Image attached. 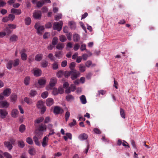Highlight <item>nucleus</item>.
<instances>
[{
  "instance_id": "nucleus-1",
  "label": "nucleus",
  "mask_w": 158,
  "mask_h": 158,
  "mask_svg": "<svg viewBox=\"0 0 158 158\" xmlns=\"http://www.w3.org/2000/svg\"><path fill=\"white\" fill-rule=\"evenodd\" d=\"M46 129L47 127L46 125L43 124L39 125L38 129L35 132L37 135L42 136L44 132L46 131Z\"/></svg>"
},
{
  "instance_id": "nucleus-2",
  "label": "nucleus",
  "mask_w": 158,
  "mask_h": 158,
  "mask_svg": "<svg viewBox=\"0 0 158 158\" xmlns=\"http://www.w3.org/2000/svg\"><path fill=\"white\" fill-rule=\"evenodd\" d=\"M16 27V25L14 24H9L6 27L5 31L7 35H9L11 34L12 31L13 30L15 29Z\"/></svg>"
},
{
  "instance_id": "nucleus-3",
  "label": "nucleus",
  "mask_w": 158,
  "mask_h": 158,
  "mask_svg": "<svg viewBox=\"0 0 158 158\" xmlns=\"http://www.w3.org/2000/svg\"><path fill=\"white\" fill-rule=\"evenodd\" d=\"M63 24V22L62 21H60L59 22H55L54 23L53 28L54 30L60 31L61 30Z\"/></svg>"
},
{
  "instance_id": "nucleus-4",
  "label": "nucleus",
  "mask_w": 158,
  "mask_h": 158,
  "mask_svg": "<svg viewBox=\"0 0 158 158\" xmlns=\"http://www.w3.org/2000/svg\"><path fill=\"white\" fill-rule=\"evenodd\" d=\"M35 28L37 30V33L40 35L42 34L44 29V26H40L39 23H37L35 24Z\"/></svg>"
},
{
  "instance_id": "nucleus-5",
  "label": "nucleus",
  "mask_w": 158,
  "mask_h": 158,
  "mask_svg": "<svg viewBox=\"0 0 158 158\" xmlns=\"http://www.w3.org/2000/svg\"><path fill=\"white\" fill-rule=\"evenodd\" d=\"M72 73L71 74V78L72 80L75 79L77 77L80 76V73L79 72L75 70L72 71Z\"/></svg>"
},
{
  "instance_id": "nucleus-6",
  "label": "nucleus",
  "mask_w": 158,
  "mask_h": 158,
  "mask_svg": "<svg viewBox=\"0 0 158 158\" xmlns=\"http://www.w3.org/2000/svg\"><path fill=\"white\" fill-rule=\"evenodd\" d=\"M8 113L5 110L3 109H0V117L4 119L8 115Z\"/></svg>"
},
{
  "instance_id": "nucleus-7",
  "label": "nucleus",
  "mask_w": 158,
  "mask_h": 158,
  "mask_svg": "<svg viewBox=\"0 0 158 158\" xmlns=\"http://www.w3.org/2000/svg\"><path fill=\"white\" fill-rule=\"evenodd\" d=\"M41 13L40 11L35 10L33 13V17L35 19H39L41 17Z\"/></svg>"
},
{
  "instance_id": "nucleus-8",
  "label": "nucleus",
  "mask_w": 158,
  "mask_h": 158,
  "mask_svg": "<svg viewBox=\"0 0 158 158\" xmlns=\"http://www.w3.org/2000/svg\"><path fill=\"white\" fill-rule=\"evenodd\" d=\"M63 112V110L58 106H56L54 109V113L56 114H62Z\"/></svg>"
},
{
  "instance_id": "nucleus-9",
  "label": "nucleus",
  "mask_w": 158,
  "mask_h": 158,
  "mask_svg": "<svg viewBox=\"0 0 158 158\" xmlns=\"http://www.w3.org/2000/svg\"><path fill=\"white\" fill-rule=\"evenodd\" d=\"M26 51L25 49H22L20 52L21 59L23 60H26L27 58V55L25 53Z\"/></svg>"
},
{
  "instance_id": "nucleus-10",
  "label": "nucleus",
  "mask_w": 158,
  "mask_h": 158,
  "mask_svg": "<svg viewBox=\"0 0 158 158\" xmlns=\"http://www.w3.org/2000/svg\"><path fill=\"white\" fill-rule=\"evenodd\" d=\"M42 136L40 135H37V134H36L35 136L33 137V139L35 144L37 146H40V143L39 141V139H40Z\"/></svg>"
},
{
  "instance_id": "nucleus-11",
  "label": "nucleus",
  "mask_w": 158,
  "mask_h": 158,
  "mask_svg": "<svg viewBox=\"0 0 158 158\" xmlns=\"http://www.w3.org/2000/svg\"><path fill=\"white\" fill-rule=\"evenodd\" d=\"M33 71L34 75L36 77L40 76L42 74V71L39 69H35Z\"/></svg>"
},
{
  "instance_id": "nucleus-12",
  "label": "nucleus",
  "mask_w": 158,
  "mask_h": 158,
  "mask_svg": "<svg viewBox=\"0 0 158 158\" xmlns=\"http://www.w3.org/2000/svg\"><path fill=\"white\" fill-rule=\"evenodd\" d=\"M9 105V103L6 101L0 102V108H7Z\"/></svg>"
},
{
  "instance_id": "nucleus-13",
  "label": "nucleus",
  "mask_w": 158,
  "mask_h": 158,
  "mask_svg": "<svg viewBox=\"0 0 158 158\" xmlns=\"http://www.w3.org/2000/svg\"><path fill=\"white\" fill-rule=\"evenodd\" d=\"M88 138V136L85 133H82L79 135L78 137V139L81 141H83L87 139Z\"/></svg>"
},
{
  "instance_id": "nucleus-14",
  "label": "nucleus",
  "mask_w": 158,
  "mask_h": 158,
  "mask_svg": "<svg viewBox=\"0 0 158 158\" xmlns=\"http://www.w3.org/2000/svg\"><path fill=\"white\" fill-rule=\"evenodd\" d=\"M49 138L48 136H45L43 139L42 142V146L44 148L48 144V140Z\"/></svg>"
},
{
  "instance_id": "nucleus-15",
  "label": "nucleus",
  "mask_w": 158,
  "mask_h": 158,
  "mask_svg": "<svg viewBox=\"0 0 158 158\" xmlns=\"http://www.w3.org/2000/svg\"><path fill=\"white\" fill-rule=\"evenodd\" d=\"M19 111L16 109H13L11 112V115L12 117L16 118L17 117Z\"/></svg>"
},
{
  "instance_id": "nucleus-16",
  "label": "nucleus",
  "mask_w": 158,
  "mask_h": 158,
  "mask_svg": "<svg viewBox=\"0 0 158 158\" xmlns=\"http://www.w3.org/2000/svg\"><path fill=\"white\" fill-rule=\"evenodd\" d=\"M10 98L11 102L15 103L17 101V96L16 94H12L10 96Z\"/></svg>"
},
{
  "instance_id": "nucleus-17",
  "label": "nucleus",
  "mask_w": 158,
  "mask_h": 158,
  "mask_svg": "<svg viewBox=\"0 0 158 158\" xmlns=\"http://www.w3.org/2000/svg\"><path fill=\"white\" fill-rule=\"evenodd\" d=\"M11 93V90L10 88H7L5 89L2 93L4 96H8Z\"/></svg>"
},
{
  "instance_id": "nucleus-18",
  "label": "nucleus",
  "mask_w": 158,
  "mask_h": 158,
  "mask_svg": "<svg viewBox=\"0 0 158 158\" xmlns=\"http://www.w3.org/2000/svg\"><path fill=\"white\" fill-rule=\"evenodd\" d=\"M54 103V101L52 98H47L46 101V104L48 106H50L52 105Z\"/></svg>"
},
{
  "instance_id": "nucleus-19",
  "label": "nucleus",
  "mask_w": 158,
  "mask_h": 158,
  "mask_svg": "<svg viewBox=\"0 0 158 158\" xmlns=\"http://www.w3.org/2000/svg\"><path fill=\"white\" fill-rule=\"evenodd\" d=\"M63 54L62 51H58L55 52V56L57 58L60 59L63 57Z\"/></svg>"
},
{
  "instance_id": "nucleus-20",
  "label": "nucleus",
  "mask_w": 158,
  "mask_h": 158,
  "mask_svg": "<svg viewBox=\"0 0 158 158\" xmlns=\"http://www.w3.org/2000/svg\"><path fill=\"white\" fill-rule=\"evenodd\" d=\"M57 82V79L56 78L53 77L52 78L50 81V86L52 87L54 86L55 84Z\"/></svg>"
},
{
  "instance_id": "nucleus-21",
  "label": "nucleus",
  "mask_w": 158,
  "mask_h": 158,
  "mask_svg": "<svg viewBox=\"0 0 158 158\" xmlns=\"http://www.w3.org/2000/svg\"><path fill=\"white\" fill-rule=\"evenodd\" d=\"M11 12L15 14L16 15H20L21 13V11L20 9L13 8L11 9Z\"/></svg>"
},
{
  "instance_id": "nucleus-22",
  "label": "nucleus",
  "mask_w": 158,
  "mask_h": 158,
  "mask_svg": "<svg viewBox=\"0 0 158 158\" xmlns=\"http://www.w3.org/2000/svg\"><path fill=\"white\" fill-rule=\"evenodd\" d=\"M46 80L44 78H41L38 81V84L40 85H44L46 82Z\"/></svg>"
},
{
  "instance_id": "nucleus-23",
  "label": "nucleus",
  "mask_w": 158,
  "mask_h": 158,
  "mask_svg": "<svg viewBox=\"0 0 158 158\" xmlns=\"http://www.w3.org/2000/svg\"><path fill=\"white\" fill-rule=\"evenodd\" d=\"M43 55L42 54H39L36 55L35 60L38 61H40L43 58Z\"/></svg>"
},
{
  "instance_id": "nucleus-24",
  "label": "nucleus",
  "mask_w": 158,
  "mask_h": 158,
  "mask_svg": "<svg viewBox=\"0 0 158 158\" xmlns=\"http://www.w3.org/2000/svg\"><path fill=\"white\" fill-rule=\"evenodd\" d=\"M36 105L37 107L39 109L41 108L44 106L43 102L41 101H38Z\"/></svg>"
},
{
  "instance_id": "nucleus-25",
  "label": "nucleus",
  "mask_w": 158,
  "mask_h": 158,
  "mask_svg": "<svg viewBox=\"0 0 158 158\" xmlns=\"http://www.w3.org/2000/svg\"><path fill=\"white\" fill-rule=\"evenodd\" d=\"M24 101L27 104L29 105H31L32 104L33 102L32 100L30 98L25 97L24 98Z\"/></svg>"
},
{
  "instance_id": "nucleus-26",
  "label": "nucleus",
  "mask_w": 158,
  "mask_h": 158,
  "mask_svg": "<svg viewBox=\"0 0 158 158\" xmlns=\"http://www.w3.org/2000/svg\"><path fill=\"white\" fill-rule=\"evenodd\" d=\"M69 24L71 29H75L76 27L75 23L74 21L69 22Z\"/></svg>"
},
{
  "instance_id": "nucleus-27",
  "label": "nucleus",
  "mask_w": 158,
  "mask_h": 158,
  "mask_svg": "<svg viewBox=\"0 0 158 158\" xmlns=\"http://www.w3.org/2000/svg\"><path fill=\"white\" fill-rule=\"evenodd\" d=\"M4 144L9 150H10L12 149V146L10 142H5L4 143Z\"/></svg>"
},
{
  "instance_id": "nucleus-28",
  "label": "nucleus",
  "mask_w": 158,
  "mask_h": 158,
  "mask_svg": "<svg viewBox=\"0 0 158 158\" xmlns=\"http://www.w3.org/2000/svg\"><path fill=\"white\" fill-rule=\"evenodd\" d=\"M18 39V37L16 35H13L10 36V40L11 42H13L17 41Z\"/></svg>"
},
{
  "instance_id": "nucleus-29",
  "label": "nucleus",
  "mask_w": 158,
  "mask_h": 158,
  "mask_svg": "<svg viewBox=\"0 0 158 158\" xmlns=\"http://www.w3.org/2000/svg\"><path fill=\"white\" fill-rule=\"evenodd\" d=\"M73 37V40L75 42H77L80 40V36L77 34H74Z\"/></svg>"
},
{
  "instance_id": "nucleus-30",
  "label": "nucleus",
  "mask_w": 158,
  "mask_h": 158,
  "mask_svg": "<svg viewBox=\"0 0 158 158\" xmlns=\"http://www.w3.org/2000/svg\"><path fill=\"white\" fill-rule=\"evenodd\" d=\"M80 100L83 104H85L87 102L85 96L84 95H82L80 97Z\"/></svg>"
},
{
  "instance_id": "nucleus-31",
  "label": "nucleus",
  "mask_w": 158,
  "mask_h": 158,
  "mask_svg": "<svg viewBox=\"0 0 158 158\" xmlns=\"http://www.w3.org/2000/svg\"><path fill=\"white\" fill-rule=\"evenodd\" d=\"M79 69L81 72H84L85 70V67L83 64H80L79 67Z\"/></svg>"
},
{
  "instance_id": "nucleus-32",
  "label": "nucleus",
  "mask_w": 158,
  "mask_h": 158,
  "mask_svg": "<svg viewBox=\"0 0 158 158\" xmlns=\"http://www.w3.org/2000/svg\"><path fill=\"white\" fill-rule=\"evenodd\" d=\"M74 99V97L71 95H68L66 97V100L68 102H71Z\"/></svg>"
},
{
  "instance_id": "nucleus-33",
  "label": "nucleus",
  "mask_w": 158,
  "mask_h": 158,
  "mask_svg": "<svg viewBox=\"0 0 158 158\" xmlns=\"http://www.w3.org/2000/svg\"><path fill=\"white\" fill-rule=\"evenodd\" d=\"M25 23L27 25H29L31 22V19L29 17H27L25 19Z\"/></svg>"
},
{
  "instance_id": "nucleus-34",
  "label": "nucleus",
  "mask_w": 158,
  "mask_h": 158,
  "mask_svg": "<svg viewBox=\"0 0 158 158\" xmlns=\"http://www.w3.org/2000/svg\"><path fill=\"white\" fill-rule=\"evenodd\" d=\"M64 47L63 44L59 43L56 46V48L58 50H62Z\"/></svg>"
},
{
  "instance_id": "nucleus-35",
  "label": "nucleus",
  "mask_w": 158,
  "mask_h": 158,
  "mask_svg": "<svg viewBox=\"0 0 158 158\" xmlns=\"http://www.w3.org/2000/svg\"><path fill=\"white\" fill-rule=\"evenodd\" d=\"M26 140V142L29 144L32 145L33 144V140L31 137H27Z\"/></svg>"
},
{
  "instance_id": "nucleus-36",
  "label": "nucleus",
  "mask_w": 158,
  "mask_h": 158,
  "mask_svg": "<svg viewBox=\"0 0 158 158\" xmlns=\"http://www.w3.org/2000/svg\"><path fill=\"white\" fill-rule=\"evenodd\" d=\"M30 78L29 77H26L24 79V84L27 85H29V83Z\"/></svg>"
},
{
  "instance_id": "nucleus-37",
  "label": "nucleus",
  "mask_w": 158,
  "mask_h": 158,
  "mask_svg": "<svg viewBox=\"0 0 158 158\" xmlns=\"http://www.w3.org/2000/svg\"><path fill=\"white\" fill-rule=\"evenodd\" d=\"M26 129L25 126L23 124H22L19 127V130L21 132H23L25 131Z\"/></svg>"
},
{
  "instance_id": "nucleus-38",
  "label": "nucleus",
  "mask_w": 158,
  "mask_h": 158,
  "mask_svg": "<svg viewBox=\"0 0 158 158\" xmlns=\"http://www.w3.org/2000/svg\"><path fill=\"white\" fill-rule=\"evenodd\" d=\"M13 62L12 61H9L6 64V67L9 69H10L12 66Z\"/></svg>"
},
{
  "instance_id": "nucleus-39",
  "label": "nucleus",
  "mask_w": 158,
  "mask_h": 158,
  "mask_svg": "<svg viewBox=\"0 0 158 158\" xmlns=\"http://www.w3.org/2000/svg\"><path fill=\"white\" fill-rule=\"evenodd\" d=\"M31 97H33L37 94L36 91L34 90H31L29 93Z\"/></svg>"
},
{
  "instance_id": "nucleus-40",
  "label": "nucleus",
  "mask_w": 158,
  "mask_h": 158,
  "mask_svg": "<svg viewBox=\"0 0 158 158\" xmlns=\"http://www.w3.org/2000/svg\"><path fill=\"white\" fill-rule=\"evenodd\" d=\"M86 46L85 44H81L80 47V50L81 51H83L84 50H85L86 51V50H87L86 49Z\"/></svg>"
},
{
  "instance_id": "nucleus-41",
  "label": "nucleus",
  "mask_w": 158,
  "mask_h": 158,
  "mask_svg": "<svg viewBox=\"0 0 158 158\" xmlns=\"http://www.w3.org/2000/svg\"><path fill=\"white\" fill-rule=\"evenodd\" d=\"M58 39L56 37H54L53 39L52 40V44L53 45H56L58 42Z\"/></svg>"
},
{
  "instance_id": "nucleus-42",
  "label": "nucleus",
  "mask_w": 158,
  "mask_h": 158,
  "mask_svg": "<svg viewBox=\"0 0 158 158\" xmlns=\"http://www.w3.org/2000/svg\"><path fill=\"white\" fill-rule=\"evenodd\" d=\"M44 4L43 0L38 2L37 3V6L38 7H41Z\"/></svg>"
},
{
  "instance_id": "nucleus-43",
  "label": "nucleus",
  "mask_w": 158,
  "mask_h": 158,
  "mask_svg": "<svg viewBox=\"0 0 158 158\" xmlns=\"http://www.w3.org/2000/svg\"><path fill=\"white\" fill-rule=\"evenodd\" d=\"M75 67V63L74 62H71L69 64V67L71 71L74 70V69Z\"/></svg>"
},
{
  "instance_id": "nucleus-44",
  "label": "nucleus",
  "mask_w": 158,
  "mask_h": 158,
  "mask_svg": "<svg viewBox=\"0 0 158 158\" xmlns=\"http://www.w3.org/2000/svg\"><path fill=\"white\" fill-rule=\"evenodd\" d=\"M120 114L121 117L125 118V115L124 112V110L122 108L120 109Z\"/></svg>"
},
{
  "instance_id": "nucleus-45",
  "label": "nucleus",
  "mask_w": 158,
  "mask_h": 158,
  "mask_svg": "<svg viewBox=\"0 0 158 158\" xmlns=\"http://www.w3.org/2000/svg\"><path fill=\"white\" fill-rule=\"evenodd\" d=\"M18 146L21 148H23L24 146V144L23 140H19L18 141Z\"/></svg>"
},
{
  "instance_id": "nucleus-46",
  "label": "nucleus",
  "mask_w": 158,
  "mask_h": 158,
  "mask_svg": "<svg viewBox=\"0 0 158 158\" xmlns=\"http://www.w3.org/2000/svg\"><path fill=\"white\" fill-rule=\"evenodd\" d=\"M59 38L60 41L62 42H65L67 40L65 36L63 35H60Z\"/></svg>"
},
{
  "instance_id": "nucleus-47",
  "label": "nucleus",
  "mask_w": 158,
  "mask_h": 158,
  "mask_svg": "<svg viewBox=\"0 0 158 158\" xmlns=\"http://www.w3.org/2000/svg\"><path fill=\"white\" fill-rule=\"evenodd\" d=\"M62 17V15L61 14H58L55 16V20H58L61 19Z\"/></svg>"
},
{
  "instance_id": "nucleus-48",
  "label": "nucleus",
  "mask_w": 158,
  "mask_h": 158,
  "mask_svg": "<svg viewBox=\"0 0 158 158\" xmlns=\"http://www.w3.org/2000/svg\"><path fill=\"white\" fill-rule=\"evenodd\" d=\"M19 63V59H17L14 60L13 65L14 67H15L18 65Z\"/></svg>"
},
{
  "instance_id": "nucleus-49",
  "label": "nucleus",
  "mask_w": 158,
  "mask_h": 158,
  "mask_svg": "<svg viewBox=\"0 0 158 158\" xmlns=\"http://www.w3.org/2000/svg\"><path fill=\"white\" fill-rule=\"evenodd\" d=\"M44 119V118L43 117H41L35 121V123H39L42 122Z\"/></svg>"
},
{
  "instance_id": "nucleus-50",
  "label": "nucleus",
  "mask_w": 158,
  "mask_h": 158,
  "mask_svg": "<svg viewBox=\"0 0 158 158\" xmlns=\"http://www.w3.org/2000/svg\"><path fill=\"white\" fill-rule=\"evenodd\" d=\"M48 95V93L47 91L44 92L41 95V96L43 98H46Z\"/></svg>"
},
{
  "instance_id": "nucleus-51",
  "label": "nucleus",
  "mask_w": 158,
  "mask_h": 158,
  "mask_svg": "<svg viewBox=\"0 0 158 158\" xmlns=\"http://www.w3.org/2000/svg\"><path fill=\"white\" fill-rule=\"evenodd\" d=\"M63 71L60 70L58 72L56 73V76L59 78H60L63 75Z\"/></svg>"
},
{
  "instance_id": "nucleus-52",
  "label": "nucleus",
  "mask_w": 158,
  "mask_h": 158,
  "mask_svg": "<svg viewBox=\"0 0 158 158\" xmlns=\"http://www.w3.org/2000/svg\"><path fill=\"white\" fill-rule=\"evenodd\" d=\"M8 17L9 18V20L11 21H13L15 18V15L11 14H9Z\"/></svg>"
},
{
  "instance_id": "nucleus-53",
  "label": "nucleus",
  "mask_w": 158,
  "mask_h": 158,
  "mask_svg": "<svg viewBox=\"0 0 158 158\" xmlns=\"http://www.w3.org/2000/svg\"><path fill=\"white\" fill-rule=\"evenodd\" d=\"M53 69L54 70H56L58 69V64L57 63L54 62L52 64Z\"/></svg>"
},
{
  "instance_id": "nucleus-54",
  "label": "nucleus",
  "mask_w": 158,
  "mask_h": 158,
  "mask_svg": "<svg viewBox=\"0 0 158 158\" xmlns=\"http://www.w3.org/2000/svg\"><path fill=\"white\" fill-rule=\"evenodd\" d=\"M80 45L78 44H75L73 47V49L75 51H77L80 48Z\"/></svg>"
},
{
  "instance_id": "nucleus-55",
  "label": "nucleus",
  "mask_w": 158,
  "mask_h": 158,
  "mask_svg": "<svg viewBox=\"0 0 158 158\" xmlns=\"http://www.w3.org/2000/svg\"><path fill=\"white\" fill-rule=\"evenodd\" d=\"M29 153L31 155H33L35 153V150L34 148H31L29 150Z\"/></svg>"
},
{
  "instance_id": "nucleus-56",
  "label": "nucleus",
  "mask_w": 158,
  "mask_h": 158,
  "mask_svg": "<svg viewBox=\"0 0 158 158\" xmlns=\"http://www.w3.org/2000/svg\"><path fill=\"white\" fill-rule=\"evenodd\" d=\"M72 71H66L65 72L64 74V76L65 77H67L71 75L72 74Z\"/></svg>"
},
{
  "instance_id": "nucleus-57",
  "label": "nucleus",
  "mask_w": 158,
  "mask_h": 158,
  "mask_svg": "<svg viewBox=\"0 0 158 158\" xmlns=\"http://www.w3.org/2000/svg\"><path fill=\"white\" fill-rule=\"evenodd\" d=\"M48 57L52 60H55V58L52 53H50L48 55Z\"/></svg>"
},
{
  "instance_id": "nucleus-58",
  "label": "nucleus",
  "mask_w": 158,
  "mask_h": 158,
  "mask_svg": "<svg viewBox=\"0 0 158 158\" xmlns=\"http://www.w3.org/2000/svg\"><path fill=\"white\" fill-rule=\"evenodd\" d=\"M4 155L6 158H12L11 156L8 153L5 152L4 153Z\"/></svg>"
},
{
  "instance_id": "nucleus-59",
  "label": "nucleus",
  "mask_w": 158,
  "mask_h": 158,
  "mask_svg": "<svg viewBox=\"0 0 158 158\" xmlns=\"http://www.w3.org/2000/svg\"><path fill=\"white\" fill-rule=\"evenodd\" d=\"M88 57V54L84 53L82 55V59L84 60H87Z\"/></svg>"
},
{
  "instance_id": "nucleus-60",
  "label": "nucleus",
  "mask_w": 158,
  "mask_h": 158,
  "mask_svg": "<svg viewBox=\"0 0 158 158\" xmlns=\"http://www.w3.org/2000/svg\"><path fill=\"white\" fill-rule=\"evenodd\" d=\"M71 91H74L76 89V86L73 84H71L70 86L69 87Z\"/></svg>"
},
{
  "instance_id": "nucleus-61",
  "label": "nucleus",
  "mask_w": 158,
  "mask_h": 158,
  "mask_svg": "<svg viewBox=\"0 0 158 158\" xmlns=\"http://www.w3.org/2000/svg\"><path fill=\"white\" fill-rule=\"evenodd\" d=\"M48 64V63L46 61H44L42 63V67L44 68L46 67Z\"/></svg>"
},
{
  "instance_id": "nucleus-62",
  "label": "nucleus",
  "mask_w": 158,
  "mask_h": 158,
  "mask_svg": "<svg viewBox=\"0 0 158 158\" xmlns=\"http://www.w3.org/2000/svg\"><path fill=\"white\" fill-rule=\"evenodd\" d=\"M67 64V62L66 60L63 61L61 63V66L62 67H65Z\"/></svg>"
},
{
  "instance_id": "nucleus-63",
  "label": "nucleus",
  "mask_w": 158,
  "mask_h": 158,
  "mask_svg": "<svg viewBox=\"0 0 158 158\" xmlns=\"http://www.w3.org/2000/svg\"><path fill=\"white\" fill-rule=\"evenodd\" d=\"M70 113L69 111H67L65 114V118L66 121H67L68 120L69 116H70Z\"/></svg>"
},
{
  "instance_id": "nucleus-64",
  "label": "nucleus",
  "mask_w": 158,
  "mask_h": 158,
  "mask_svg": "<svg viewBox=\"0 0 158 158\" xmlns=\"http://www.w3.org/2000/svg\"><path fill=\"white\" fill-rule=\"evenodd\" d=\"M66 35L67 36L68 39L69 40H71V36H72V34L70 32L68 33H67V34H66Z\"/></svg>"
}]
</instances>
